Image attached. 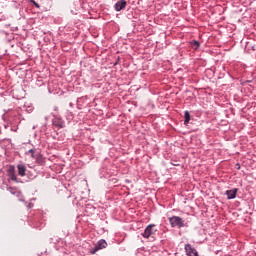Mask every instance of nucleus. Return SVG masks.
I'll list each match as a JSON object with an SVG mask.
<instances>
[{
	"label": "nucleus",
	"instance_id": "1",
	"mask_svg": "<svg viewBox=\"0 0 256 256\" xmlns=\"http://www.w3.org/2000/svg\"><path fill=\"white\" fill-rule=\"evenodd\" d=\"M169 223L171 227H178V229H181V227H185V220L179 216L170 217Z\"/></svg>",
	"mask_w": 256,
	"mask_h": 256
},
{
	"label": "nucleus",
	"instance_id": "2",
	"mask_svg": "<svg viewBox=\"0 0 256 256\" xmlns=\"http://www.w3.org/2000/svg\"><path fill=\"white\" fill-rule=\"evenodd\" d=\"M155 233H157V228L155 227L154 224H150L145 228L142 236L145 239H149L150 237H152V239H153L155 237Z\"/></svg>",
	"mask_w": 256,
	"mask_h": 256
},
{
	"label": "nucleus",
	"instance_id": "3",
	"mask_svg": "<svg viewBox=\"0 0 256 256\" xmlns=\"http://www.w3.org/2000/svg\"><path fill=\"white\" fill-rule=\"evenodd\" d=\"M101 249H107V241L101 239L99 240L94 248L90 249V255H95V253H97V251H101Z\"/></svg>",
	"mask_w": 256,
	"mask_h": 256
},
{
	"label": "nucleus",
	"instance_id": "4",
	"mask_svg": "<svg viewBox=\"0 0 256 256\" xmlns=\"http://www.w3.org/2000/svg\"><path fill=\"white\" fill-rule=\"evenodd\" d=\"M7 173L11 181H15L16 183H19V181L17 180V175L15 174V166H9Z\"/></svg>",
	"mask_w": 256,
	"mask_h": 256
},
{
	"label": "nucleus",
	"instance_id": "5",
	"mask_svg": "<svg viewBox=\"0 0 256 256\" xmlns=\"http://www.w3.org/2000/svg\"><path fill=\"white\" fill-rule=\"evenodd\" d=\"M186 255L188 256H199V253L195 248H192L190 244L185 245Z\"/></svg>",
	"mask_w": 256,
	"mask_h": 256
},
{
	"label": "nucleus",
	"instance_id": "6",
	"mask_svg": "<svg viewBox=\"0 0 256 256\" xmlns=\"http://www.w3.org/2000/svg\"><path fill=\"white\" fill-rule=\"evenodd\" d=\"M125 7H127V1L126 0H119L115 4V10L116 11H123V9H125Z\"/></svg>",
	"mask_w": 256,
	"mask_h": 256
},
{
	"label": "nucleus",
	"instance_id": "7",
	"mask_svg": "<svg viewBox=\"0 0 256 256\" xmlns=\"http://www.w3.org/2000/svg\"><path fill=\"white\" fill-rule=\"evenodd\" d=\"M237 191H239V189H237V188L227 190L225 192V195L227 196V199H235L237 197Z\"/></svg>",
	"mask_w": 256,
	"mask_h": 256
},
{
	"label": "nucleus",
	"instance_id": "8",
	"mask_svg": "<svg viewBox=\"0 0 256 256\" xmlns=\"http://www.w3.org/2000/svg\"><path fill=\"white\" fill-rule=\"evenodd\" d=\"M18 169V175H20V177H25V173L27 172V167H25V165L23 164H19L17 166Z\"/></svg>",
	"mask_w": 256,
	"mask_h": 256
},
{
	"label": "nucleus",
	"instance_id": "9",
	"mask_svg": "<svg viewBox=\"0 0 256 256\" xmlns=\"http://www.w3.org/2000/svg\"><path fill=\"white\" fill-rule=\"evenodd\" d=\"M184 125H189V121H191V114H189V111L184 112Z\"/></svg>",
	"mask_w": 256,
	"mask_h": 256
},
{
	"label": "nucleus",
	"instance_id": "10",
	"mask_svg": "<svg viewBox=\"0 0 256 256\" xmlns=\"http://www.w3.org/2000/svg\"><path fill=\"white\" fill-rule=\"evenodd\" d=\"M199 47H200L199 42H197V41H193V42H192V48H194L195 50H197V49H199Z\"/></svg>",
	"mask_w": 256,
	"mask_h": 256
},
{
	"label": "nucleus",
	"instance_id": "11",
	"mask_svg": "<svg viewBox=\"0 0 256 256\" xmlns=\"http://www.w3.org/2000/svg\"><path fill=\"white\" fill-rule=\"evenodd\" d=\"M28 153L31 154L32 159H35V150L30 149V150L28 151Z\"/></svg>",
	"mask_w": 256,
	"mask_h": 256
},
{
	"label": "nucleus",
	"instance_id": "12",
	"mask_svg": "<svg viewBox=\"0 0 256 256\" xmlns=\"http://www.w3.org/2000/svg\"><path fill=\"white\" fill-rule=\"evenodd\" d=\"M10 193H12L13 195H15V192L13 191V188H9Z\"/></svg>",
	"mask_w": 256,
	"mask_h": 256
},
{
	"label": "nucleus",
	"instance_id": "13",
	"mask_svg": "<svg viewBox=\"0 0 256 256\" xmlns=\"http://www.w3.org/2000/svg\"><path fill=\"white\" fill-rule=\"evenodd\" d=\"M37 7H39V4H37V3H34Z\"/></svg>",
	"mask_w": 256,
	"mask_h": 256
}]
</instances>
